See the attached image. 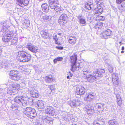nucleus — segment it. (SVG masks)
<instances>
[{"mask_svg": "<svg viewBox=\"0 0 125 125\" xmlns=\"http://www.w3.org/2000/svg\"><path fill=\"white\" fill-rule=\"evenodd\" d=\"M31 56L24 51L18 52V58L19 61L22 62H28L31 59Z\"/></svg>", "mask_w": 125, "mask_h": 125, "instance_id": "obj_1", "label": "nucleus"}, {"mask_svg": "<svg viewBox=\"0 0 125 125\" xmlns=\"http://www.w3.org/2000/svg\"><path fill=\"white\" fill-rule=\"evenodd\" d=\"M24 114L28 117L31 119H33L37 115L36 111L30 107H27L24 112Z\"/></svg>", "mask_w": 125, "mask_h": 125, "instance_id": "obj_2", "label": "nucleus"}, {"mask_svg": "<svg viewBox=\"0 0 125 125\" xmlns=\"http://www.w3.org/2000/svg\"><path fill=\"white\" fill-rule=\"evenodd\" d=\"M83 74L86 75V77L88 81L90 83H93L96 80V79H98V78L95 75H93L89 73V71L85 69H83Z\"/></svg>", "mask_w": 125, "mask_h": 125, "instance_id": "obj_3", "label": "nucleus"}, {"mask_svg": "<svg viewBox=\"0 0 125 125\" xmlns=\"http://www.w3.org/2000/svg\"><path fill=\"white\" fill-rule=\"evenodd\" d=\"M18 72L17 71L12 70L10 72V74L9 81L14 82L15 81L19 80L20 78V76L17 75Z\"/></svg>", "mask_w": 125, "mask_h": 125, "instance_id": "obj_4", "label": "nucleus"}, {"mask_svg": "<svg viewBox=\"0 0 125 125\" xmlns=\"http://www.w3.org/2000/svg\"><path fill=\"white\" fill-rule=\"evenodd\" d=\"M49 3L50 7L52 9L55 8L59 4L58 0H49Z\"/></svg>", "mask_w": 125, "mask_h": 125, "instance_id": "obj_5", "label": "nucleus"}, {"mask_svg": "<svg viewBox=\"0 0 125 125\" xmlns=\"http://www.w3.org/2000/svg\"><path fill=\"white\" fill-rule=\"evenodd\" d=\"M29 92L30 95L33 98H37L39 95V94L37 90H35L33 88L31 90H29Z\"/></svg>", "mask_w": 125, "mask_h": 125, "instance_id": "obj_6", "label": "nucleus"}, {"mask_svg": "<svg viewBox=\"0 0 125 125\" xmlns=\"http://www.w3.org/2000/svg\"><path fill=\"white\" fill-rule=\"evenodd\" d=\"M68 104L72 107L74 108L80 105L79 102L76 99L71 100L68 102Z\"/></svg>", "mask_w": 125, "mask_h": 125, "instance_id": "obj_7", "label": "nucleus"}, {"mask_svg": "<svg viewBox=\"0 0 125 125\" xmlns=\"http://www.w3.org/2000/svg\"><path fill=\"white\" fill-rule=\"evenodd\" d=\"M23 100H24V96L18 95L15 98L14 101L15 102L18 104V105L21 106V101Z\"/></svg>", "mask_w": 125, "mask_h": 125, "instance_id": "obj_8", "label": "nucleus"}, {"mask_svg": "<svg viewBox=\"0 0 125 125\" xmlns=\"http://www.w3.org/2000/svg\"><path fill=\"white\" fill-rule=\"evenodd\" d=\"M42 119L43 122L48 124L50 125L52 123L53 119L46 116H43L42 117Z\"/></svg>", "mask_w": 125, "mask_h": 125, "instance_id": "obj_9", "label": "nucleus"}, {"mask_svg": "<svg viewBox=\"0 0 125 125\" xmlns=\"http://www.w3.org/2000/svg\"><path fill=\"white\" fill-rule=\"evenodd\" d=\"M85 89L83 87L81 86L80 88H76L75 91L77 95H82L85 93Z\"/></svg>", "mask_w": 125, "mask_h": 125, "instance_id": "obj_10", "label": "nucleus"}, {"mask_svg": "<svg viewBox=\"0 0 125 125\" xmlns=\"http://www.w3.org/2000/svg\"><path fill=\"white\" fill-rule=\"evenodd\" d=\"M112 81L114 84L116 85L118 84V78L117 74L114 73L112 74Z\"/></svg>", "mask_w": 125, "mask_h": 125, "instance_id": "obj_11", "label": "nucleus"}, {"mask_svg": "<svg viewBox=\"0 0 125 125\" xmlns=\"http://www.w3.org/2000/svg\"><path fill=\"white\" fill-rule=\"evenodd\" d=\"M103 10L102 8H100V7H96L94 9V14L97 16L99 15L102 13Z\"/></svg>", "mask_w": 125, "mask_h": 125, "instance_id": "obj_12", "label": "nucleus"}, {"mask_svg": "<svg viewBox=\"0 0 125 125\" xmlns=\"http://www.w3.org/2000/svg\"><path fill=\"white\" fill-rule=\"evenodd\" d=\"M112 31L109 29H108L103 31V35L105 39H107L111 34Z\"/></svg>", "mask_w": 125, "mask_h": 125, "instance_id": "obj_13", "label": "nucleus"}, {"mask_svg": "<svg viewBox=\"0 0 125 125\" xmlns=\"http://www.w3.org/2000/svg\"><path fill=\"white\" fill-rule=\"evenodd\" d=\"M27 48L29 50L33 53L36 52L38 51V49L36 47H35L32 44H29L27 46Z\"/></svg>", "mask_w": 125, "mask_h": 125, "instance_id": "obj_14", "label": "nucleus"}, {"mask_svg": "<svg viewBox=\"0 0 125 125\" xmlns=\"http://www.w3.org/2000/svg\"><path fill=\"white\" fill-rule=\"evenodd\" d=\"M105 72L104 70L99 69L96 71H95L96 74L95 76L97 77H101Z\"/></svg>", "mask_w": 125, "mask_h": 125, "instance_id": "obj_15", "label": "nucleus"}, {"mask_svg": "<svg viewBox=\"0 0 125 125\" xmlns=\"http://www.w3.org/2000/svg\"><path fill=\"white\" fill-rule=\"evenodd\" d=\"M68 19L67 15L65 14H63L61 15L58 20L59 22H62V21H67Z\"/></svg>", "mask_w": 125, "mask_h": 125, "instance_id": "obj_16", "label": "nucleus"}, {"mask_svg": "<svg viewBox=\"0 0 125 125\" xmlns=\"http://www.w3.org/2000/svg\"><path fill=\"white\" fill-rule=\"evenodd\" d=\"M37 104L38 106V108L42 109H44V104L45 103L42 100H40L37 101Z\"/></svg>", "mask_w": 125, "mask_h": 125, "instance_id": "obj_17", "label": "nucleus"}, {"mask_svg": "<svg viewBox=\"0 0 125 125\" xmlns=\"http://www.w3.org/2000/svg\"><path fill=\"white\" fill-rule=\"evenodd\" d=\"M77 59V56L76 54L75 53L70 57V61L72 64L76 63V62Z\"/></svg>", "mask_w": 125, "mask_h": 125, "instance_id": "obj_18", "label": "nucleus"}, {"mask_svg": "<svg viewBox=\"0 0 125 125\" xmlns=\"http://www.w3.org/2000/svg\"><path fill=\"white\" fill-rule=\"evenodd\" d=\"M41 34L42 37L44 39H47L49 37V34L47 30H43L41 32Z\"/></svg>", "mask_w": 125, "mask_h": 125, "instance_id": "obj_19", "label": "nucleus"}, {"mask_svg": "<svg viewBox=\"0 0 125 125\" xmlns=\"http://www.w3.org/2000/svg\"><path fill=\"white\" fill-rule=\"evenodd\" d=\"M78 19L79 20V22L81 24L83 25L86 24V21L84 17L82 16H78L77 17Z\"/></svg>", "mask_w": 125, "mask_h": 125, "instance_id": "obj_20", "label": "nucleus"}, {"mask_svg": "<svg viewBox=\"0 0 125 125\" xmlns=\"http://www.w3.org/2000/svg\"><path fill=\"white\" fill-rule=\"evenodd\" d=\"M85 8L87 9L90 10L94 9V5L91 2H88L86 3L85 5Z\"/></svg>", "mask_w": 125, "mask_h": 125, "instance_id": "obj_21", "label": "nucleus"}, {"mask_svg": "<svg viewBox=\"0 0 125 125\" xmlns=\"http://www.w3.org/2000/svg\"><path fill=\"white\" fill-rule=\"evenodd\" d=\"M95 106L97 109V111H102L103 110V105L102 104L100 103H97L95 104Z\"/></svg>", "mask_w": 125, "mask_h": 125, "instance_id": "obj_22", "label": "nucleus"}, {"mask_svg": "<svg viewBox=\"0 0 125 125\" xmlns=\"http://www.w3.org/2000/svg\"><path fill=\"white\" fill-rule=\"evenodd\" d=\"M77 39L74 36H70L68 40L69 43L71 44H74L76 42Z\"/></svg>", "mask_w": 125, "mask_h": 125, "instance_id": "obj_23", "label": "nucleus"}, {"mask_svg": "<svg viewBox=\"0 0 125 125\" xmlns=\"http://www.w3.org/2000/svg\"><path fill=\"white\" fill-rule=\"evenodd\" d=\"M94 98V96L92 94L86 95L85 97L84 100L87 101H91Z\"/></svg>", "mask_w": 125, "mask_h": 125, "instance_id": "obj_24", "label": "nucleus"}, {"mask_svg": "<svg viewBox=\"0 0 125 125\" xmlns=\"http://www.w3.org/2000/svg\"><path fill=\"white\" fill-rule=\"evenodd\" d=\"M42 9L43 11H45L46 13L49 11V8L48 6L46 3H44L42 5Z\"/></svg>", "mask_w": 125, "mask_h": 125, "instance_id": "obj_25", "label": "nucleus"}, {"mask_svg": "<svg viewBox=\"0 0 125 125\" xmlns=\"http://www.w3.org/2000/svg\"><path fill=\"white\" fill-rule=\"evenodd\" d=\"M51 18L52 17L51 16L47 15L43 16L42 18V19L45 22H47L48 21H51L52 20Z\"/></svg>", "mask_w": 125, "mask_h": 125, "instance_id": "obj_26", "label": "nucleus"}, {"mask_svg": "<svg viewBox=\"0 0 125 125\" xmlns=\"http://www.w3.org/2000/svg\"><path fill=\"white\" fill-rule=\"evenodd\" d=\"M11 88L14 90H19L20 87V85L19 84L17 83H13L11 86Z\"/></svg>", "mask_w": 125, "mask_h": 125, "instance_id": "obj_27", "label": "nucleus"}, {"mask_svg": "<svg viewBox=\"0 0 125 125\" xmlns=\"http://www.w3.org/2000/svg\"><path fill=\"white\" fill-rule=\"evenodd\" d=\"M2 31L4 33H5V35L7 36L8 37H10L12 36L13 34V32L12 31H10L8 29L6 30H5L4 31Z\"/></svg>", "mask_w": 125, "mask_h": 125, "instance_id": "obj_28", "label": "nucleus"}, {"mask_svg": "<svg viewBox=\"0 0 125 125\" xmlns=\"http://www.w3.org/2000/svg\"><path fill=\"white\" fill-rule=\"evenodd\" d=\"M53 9L57 12H59L60 13H62L64 10L61 7H59L57 6Z\"/></svg>", "mask_w": 125, "mask_h": 125, "instance_id": "obj_29", "label": "nucleus"}, {"mask_svg": "<svg viewBox=\"0 0 125 125\" xmlns=\"http://www.w3.org/2000/svg\"><path fill=\"white\" fill-rule=\"evenodd\" d=\"M103 121H95L93 123V125H104L105 124V120Z\"/></svg>", "mask_w": 125, "mask_h": 125, "instance_id": "obj_30", "label": "nucleus"}, {"mask_svg": "<svg viewBox=\"0 0 125 125\" xmlns=\"http://www.w3.org/2000/svg\"><path fill=\"white\" fill-rule=\"evenodd\" d=\"M26 96H24V100H22L21 103V106L22 105L23 106H25L26 105H27L29 104V101L27 100H26L24 99L26 97Z\"/></svg>", "mask_w": 125, "mask_h": 125, "instance_id": "obj_31", "label": "nucleus"}, {"mask_svg": "<svg viewBox=\"0 0 125 125\" xmlns=\"http://www.w3.org/2000/svg\"><path fill=\"white\" fill-rule=\"evenodd\" d=\"M53 79L51 76H49L46 77L45 81L47 83H49L53 81Z\"/></svg>", "mask_w": 125, "mask_h": 125, "instance_id": "obj_32", "label": "nucleus"}, {"mask_svg": "<svg viewBox=\"0 0 125 125\" xmlns=\"http://www.w3.org/2000/svg\"><path fill=\"white\" fill-rule=\"evenodd\" d=\"M2 39L3 42H8L10 39V37L5 35L2 37Z\"/></svg>", "mask_w": 125, "mask_h": 125, "instance_id": "obj_33", "label": "nucleus"}, {"mask_svg": "<svg viewBox=\"0 0 125 125\" xmlns=\"http://www.w3.org/2000/svg\"><path fill=\"white\" fill-rule=\"evenodd\" d=\"M117 103L118 105L120 106L122 104V102L121 99L119 95L116 96Z\"/></svg>", "mask_w": 125, "mask_h": 125, "instance_id": "obj_34", "label": "nucleus"}, {"mask_svg": "<svg viewBox=\"0 0 125 125\" xmlns=\"http://www.w3.org/2000/svg\"><path fill=\"white\" fill-rule=\"evenodd\" d=\"M20 106L18 105H16L14 104H13L11 107V110L12 111H15V110H18V107Z\"/></svg>", "mask_w": 125, "mask_h": 125, "instance_id": "obj_35", "label": "nucleus"}, {"mask_svg": "<svg viewBox=\"0 0 125 125\" xmlns=\"http://www.w3.org/2000/svg\"><path fill=\"white\" fill-rule=\"evenodd\" d=\"M21 2H20L19 3L23 4L24 6H27L29 3L28 0H21Z\"/></svg>", "mask_w": 125, "mask_h": 125, "instance_id": "obj_36", "label": "nucleus"}, {"mask_svg": "<svg viewBox=\"0 0 125 125\" xmlns=\"http://www.w3.org/2000/svg\"><path fill=\"white\" fill-rule=\"evenodd\" d=\"M80 64L79 63H77L76 62L75 64H73L71 66V70L73 72H74L75 71V69L74 68V67H75V66H80Z\"/></svg>", "mask_w": 125, "mask_h": 125, "instance_id": "obj_37", "label": "nucleus"}, {"mask_svg": "<svg viewBox=\"0 0 125 125\" xmlns=\"http://www.w3.org/2000/svg\"><path fill=\"white\" fill-rule=\"evenodd\" d=\"M52 109V107L49 106H47V109H46L45 112L46 114H49L51 113Z\"/></svg>", "mask_w": 125, "mask_h": 125, "instance_id": "obj_38", "label": "nucleus"}, {"mask_svg": "<svg viewBox=\"0 0 125 125\" xmlns=\"http://www.w3.org/2000/svg\"><path fill=\"white\" fill-rule=\"evenodd\" d=\"M103 23L102 22H98L96 24L95 27V28L97 29L101 28L103 26Z\"/></svg>", "mask_w": 125, "mask_h": 125, "instance_id": "obj_39", "label": "nucleus"}, {"mask_svg": "<svg viewBox=\"0 0 125 125\" xmlns=\"http://www.w3.org/2000/svg\"><path fill=\"white\" fill-rule=\"evenodd\" d=\"M86 108L89 111H90L92 113H93L94 111V108L92 106H87L86 107Z\"/></svg>", "mask_w": 125, "mask_h": 125, "instance_id": "obj_40", "label": "nucleus"}, {"mask_svg": "<svg viewBox=\"0 0 125 125\" xmlns=\"http://www.w3.org/2000/svg\"><path fill=\"white\" fill-rule=\"evenodd\" d=\"M96 4L98 5L99 7L100 6L103 2V1L102 0H94Z\"/></svg>", "mask_w": 125, "mask_h": 125, "instance_id": "obj_41", "label": "nucleus"}, {"mask_svg": "<svg viewBox=\"0 0 125 125\" xmlns=\"http://www.w3.org/2000/svg\"><path fill=\"white\" fill-rule=\"evenodd\" d=\"M6 25V21L4 22L3 23L2 26V31H4L5 30H6L8 29Z\"/></svg>", "mask_w": 125, "mask_h": 125, "instance_id": "obj_42", "label": "nucleus"}, {"mask_svg": "<svg viewBox=\"0 0 125 125\" xmlns=\"http://www.w3.org/2000/svg\"><path fill=\"white\" fill-rule=\"evenodd\" d=\"M63 59V58L62 57H59L56 58L53 60V62L54 63H56L57 61H61Z\"/></svg>", "mask_w": 125, "mask_h": 125, "instance_id": "obj_43", "label": "nucleus"}, {"mask_svg": "<svg viewBox=\"0 0 125 125\" xmlns=\"http://www.w3.org/2000/svg\"><path fill=\"white\" fill-rule=\"evenodd\" d=\"M109 125H118L117 123L115 121L113 120H110L108 122Z\"/></svg>", "mask_w": 125, "mask_h": 125, "instance_id": "obj_44", "label": "nucleus"}, {"mask_svg": "<svg viewBox=\"0 0 125 125\" xmlns=\"http://www.w3.org/2000/svg\"><path fill=\"white\" fill-rule=\"evenodd\" d=\"M12 89H8L7 91V93L8 94H14V92H13V91L12 90Z\"/></svg>", "mask_w": 125, "mask_h": 125, "instance_id": "obj_45", "label": "nucleus"}, {"mask_svg": "<svg viewBox=\"0 0 125 125\" xmlns=\"http://www.w3.org/2000/svg\"><path fill=\"white\" fill-rule=\"evenodd\" d=\"M108 69L110 73H112L113 71V68L111 64H108Z\"/></svg>", "mask_w": 125, "mask_h": 125, "instance_id": "obj_46", "label": "nucleus"}, {"mask_svg": "<svg viewBox=\"0 0 125 125\" xmlns=\"http://www.w3.org/2000/svg\"><path fill=\"white\" fill-rule=\"evenodd\" d=\"M119 9L123 11L125 10V6H123L122 5H121Z\"/></svg>", "mask_w": 125, "mask_h": 125, "instance_id": "obj_47", "label": "nucleus"}, {"mask_svg": "<svg viewBox=\"0 0 125 125\" xmlns=\"http://www.w3.org/2000/svg\"><path fill=\"white\" fill-rule=\"evenodd\" d=\"M48 87L50 89V90H51V92H52V90H54L55 89V88L54 87L53 85H49Z\"/></svg>", "mask_w": 125, "mask_h": 125, "instance_id": "obj_48", "label": "nucleus"}, {"mask_svg": "<svg viewBox=\"0 0 125 125\" xmlns=\"http://www.w3.org/2000/svg\"><path fill=\"white\" fill-rule=\"evenodd\" d=\"M50 115H51L52 116H54V115H55V113L54 111V110H53L52 109L51 111V113L50 114H49Z\"/></svg>", "mask_w": 125, "mask_h": 125, "instance_id": "obj_49", "label": "nucleus"}, {"mask_svg": "<svg viewBox=\"0 0 125 125\" xmlns=\"http://www.w3.org/2000/svg\"><path fill=\"white\" fill-rule=\"evenodd\" d=\"M125 0H116V3L117 4L121 3L122 2L124 1Z\"/></svg>", "mask_w": 125, "mask_h": 125, "instance_id": "obj_50", "label": "nucleus"}, {"mask_svg": "<svg viewBox=\"0 0 125 125\" xmlns=\"http://www.w3.org/2000/svg\"><path fill=\"white\" fill-rule=\"evenodd\" d=\"M57 35H56L55 36L53 37V39L55 41V42L56 43H57V40H58V39L57 38Z\"/></svg>", "mask_w": 125, "mask_h": 125, "instance_id": "obj_51", "label": "nucleus"}, {"mask_svg": "<svg viewBox=\"0 0 125 125\" xmlns=\"http://www.w3.org/2000/svg\"><path fill=\"white\" fill-rule=\"evenodd\" d=\"M99 18L100 19V20L102 21H104V20L105 18L104 16H100L99 17Z\"/></svg>", "mask_w": 125, "mask_h": 125, "instance_id": "obj_52", "label": "nucleus"}, {"mask_svg": "<svg viewBox=\"0 0 125 125\" xmlns=\"http://www.w3.org/2000/svg\"><path fill=\"white\" fill-rule=\"evenodd\" d=\"M24 23L25 24V26H26L27 27H29L30 24V21H28V23L27 24H26V23H25V22Z\"/></svg>", "mask_w": 125, "mask_h": 125, "instance_id": "obj_53", "label": "nucleus"}, {"mask_svg": "<svg viewBox=\"0 0 125 125\" xmlns=\"http://www.w3.org/2000/svg\"><path fill=\"white\" fill-rule=\"evenodd\" d=\"M105 119V121L106 120V119L104 118L101 117L99 119V121H103L104 120V119Z\"/></svg>", "mask_w": 125, "mask_h": 125, "instance_id": "obj_54", "label": "nucleus"}, {"mask_svg": "<svg viewBox=\"0 0 125 125\" xmlns=\"http://www.w3.org/2000/svg\"><path fill=\"white\" fill-rule=\"evenodd\" d=\"M3 67V68L5 69H8L9 68L8 66L6 64H5Z\"/></svg>", "mask_w": 125, "mask_h": 125, "instance_id": "obj_55", "label": "nucleus"}, {"mask_svg": "<svg viewBox=\"0 0 125 125\" xmlns=\"http://www.w3.org/2000/svg\"><path fill=\"white\" fill-rule=\"evenodd\" d=\"M56 48H57L58 49L60 50H62L63 48V47H61V46H60V47L57 46V47H56Z\"/></svg>", "mask_w": 125, "mask_h": 125, "instance_id": "obj_56", "label": "nucleus"}, {"mask_svg": "<svg viewBox=\"0 0 125 125\" xmlns=\"http://www.w3.org/2000/svg\"><path fill=\"white\" fill-rule=\"evenodd\" d=\"M80 66H75V67H74V68L75 69V70H78L79 69V68L80 67Z\"/></svg>", "mask_w": 125, "mask_h": 125, "instance_id": "obj_57", "label": "nucleus"}, {"mask_svg": "<svg viewBox=\"0 0 125 125\" xmlns=\"http://www.w3.org/2000/svg\"><path fill=\"white\" fill-rule=\"evenodd\" d=\"M121 50H124V46L122 47L121 48Z\"/></svg>", "mask_w": 125, "mask_h": 125, "instance_id": "obj_58", "label": "nucleus"}, {"mask_svg": "<svg viewBox=\"0 0 125 125\" xmlns=\"http://www.w3.org/2000/svg\"><path fill=\"white\" fill-rule=\"evenodd\" d=\"M18 2V3H19L20 2H21V0H16Z\"/></svg>", "mask_w": 125, "mask_h": 125, "instance_id": "obj_59", "label": "nucleus"}, {"mask_svg": "<svg viewBox=\"0 0 125 125\" xmlns=\"http://www.w3.org/2000/svg\"><path fill=\"white\" fill-rule=\"evenodd\" d=\"M69 76L68 75L67 76V79H68L69 78Z\"/></svg>", "mask_w": 125, "mask_h": 125, "instance_id": "obj_60", "label": "nucleus"}, {"mask_svg": "<svg viewBox=\"0 0 125 125\" xmlns=\"http://www.w3.org/2000/svg\"><path fill=\"white\" fill-rule=\"evenodd\" d=\"M119 43L120 44V45H121L122 44V42H120Z\"/></svg>", "mask_w": 125, "mask_h": 125, "instance_id": "obj_61", "label": "nucleus"}, {"mask_svg": "<svg viewBox=\"0 0 125 125\" xmlns=\"http://www.w3.org/2000/svg\"><path fill=\"white\" fill-rule=\"evenodd\" d=\"M124 52V51L123 50L121 52V53H123Z\"/></svg>", "mask_w": 125, "mask_h": 125, "instance_id": "obj_62", "label": "nucleus"}, {"mask_svg": "<svg viewBox=\"0 0 125 125\" xmlns=\"http://www.w3.org/2000/svg\"><path fill=\"white\" fill-rule=\"evenodd\" d=\"M73 75V74H70V76H72Z\"/></svg>", "mask_w": 125, "mask_h": 125, "instance_id": "obj_63", "label": "nucleus"}, {"mask_svg": "<svg viewBox=\"0 0 125 125\" xmlns=\"http://www.w3.org/2000/svg\"><path fill=\"white\" fill-rule=\"evenodd\" d=\"M28 21H30L29 20H28V21H27V22H26V23L25 22V23H26V24L28 23Z\"/></svg>", "mask_w": 125, "mask_h": 125, "instance_id": "obj_64", "label": "nucleus"}]
</instances>
